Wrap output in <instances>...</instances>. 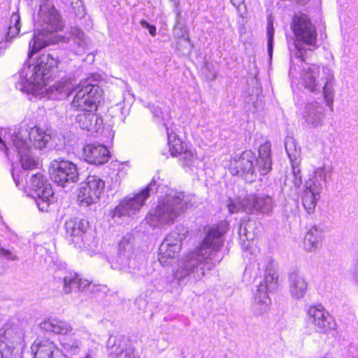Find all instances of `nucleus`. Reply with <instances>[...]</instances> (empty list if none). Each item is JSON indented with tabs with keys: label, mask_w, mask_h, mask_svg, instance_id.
I'll return each instance as SVG.
<instances>
[{
	"label": "nucleus",
	"mask_w": 358,
	"mask_h": 358,
	"mask_svg": "<svg viewBox=\"0 0 358 358\" xmlns=\"http://www.w3.org/2000/svg\"><path fill=\"white\" fill-rule=\"evenodd\" d=\"M23 90H26L27 92H29V89H26L24 90V88L22 89Z\"/></svg>",
	"instance_id": "60"
},
{
	"label": "nucleus",
	"mask_w": 358,
	"mask_h": 358,
	"mask_svg": "<svg viewBox=\"0 0 358 358\" xmlns=\"http://www.w3.org/2000/svg\"><path fill=\"white\" fill-rule=\"evenodd\" d=\"M326 177L327 170L324 167L317 169L313 178L306 181L305 190H310L311 192L320 195L324 185Z\"/></svg>",
	"instance_id": "26"
},
{
	"label": "nucleus",
	"mask_w": 358,
	"mask_h": 358,
	"mask_svg": "<svg viewBox=\"0 0 358 358\" xmlns=\"http://www.w3.org/2000/svg\"><path fill=\"white\" fill-rule=\"evenodd\" d=\"M42 4H48V0H40Z\"/></svg>",
	"instance_id": "57"
},
{
	"label": "nucleus",
	"mask_w": 358,
	"mask_h": 358,
	"mask_svg": "<svg viewBox=\"0 0 358 358\" xmlns=\"http://www.w3.org/2000/svg\"><path fill=\"white\" fill-rule=\"evenodd\" d=\"M90 285V282L87 280L82 279L78 276V283L76 288L78 289L80 291L85 290L87 287H89Z\"/></svg>",
	"instance_id": "48"
},
{
	"label": "nucleus",
	"mask_w": 358,
	"mask_h": 358,
	"mask_svg": "<svg viewBox=\"0 0 358 358\" xmlns=\"http://www.w3.org/2000/svg\"><path fill=\"white\" fill-rule=\"evenodd\" d=\"M105 187V182L96 176H89L85 182L82 183L78 194L80 205L88 206L96 203Z\"/></svg>",
	"instance_id": "15"
},
{
	"label": "nucleus",
	"mask_w": 358,
	"mask_h": 358,
	"mask_svg": "<svg viewBox=\"0 0 358 358\" xmlns=\"http://www.w3.org/2000/svg\"><path fill=\"white\" fill-rule=\"evenodd\" d=\"M271 145L266 142L259 148V157L251 150H245L240 156L234 157L229 164V171L234 176H241L248 182H254L257 173L261 176L268 173L272 169Z\"/></svg>",
	"instance_id": "2"
},
{
	"label": "nucleus",
	"mask_w": 358,
	"mask_h": 358,
	"mask_svg": "<svg viewBox=\"0 0 358 358\" xmlns=\"http://www.w3.org/2000/svg\"><path fill=\"white\" fill-rule=\"evenodd\" d=\"M20 27L10 25L6 35V41H10L12 38H15L20 33Z\"/></svg>",
	"instance_id": "46"
},
{
	"label": "nucleus",
	"mask_w": 358,
	"mask_h": 358,
	"mask_svg": "<svg viewBox=\"0 0 358 358\" xmlns=\"http://www.w3.org/2000/svg\"><path fill=\"white\" fill-rule=\"evenodd\" d=\"M291 28L296 38L294 44V56L303 62L307 57V51L313 50L311 48H305L303 45L316 47L317 32L315 26L308 15L299 13L293 17Z\"/></svg>",
	"instance_id": "7"
},
{
	"label": "nucleus",
	"mask_w": 358,
	"mask_h": 358,
	"mask_svg": "<svg viewBox=\"0 0 358 358\" xmlns=\"http://www.w3.org/2000/svg\"><path fill=\"white\" fill-rule=\"evenodd\" d=\"M285 148L292 165L300 164L301 149L292 137L285 138Z\"/></svg>",
	"instance_id": "32"
},
{
	"label": "nucleus",
	"mask_w": 358,
	"mask_h": 358,
	"mask_svg": "<svg viewBox=\"0 0 358 358\" xmlns=\"http://www.w3.org/2000/svg\"><path fill=\"white\" fill-rule=\"evenodd\" d=\"M28 134L29 132L27 130L18 131L15 130L10 134L13 145L16 148L18 153L27 151L30 148Z\"/></svg>",
	"instance_id": "30"
},
{
	"label": "nucleus",
	"mask_w": 358,
	"mask_h": 358,
	"mask_svg": "<svg viewBox=\"0 0 358 358\" xmlns=\"http://www.w3.org/2000/svg\"><path fill=\"white\" fill-rule=\"evenodd\" d=\"M50 358H66V355L57 348L55 352L51 355ZM85 358H92L90 355H87Z\"/></svg>",
	"instance_id": "51"
},
{
	"label": "nucleus",
	"mask_w": 358,
	"mask_h": 358,
	"mask_svg": "<svg viewBox=\"0 0 358 358\" xmlns=\"http://www.w3.org/2000/svg\"><path fill=\"white\" fill-rule=\"evenodd\" d=\"M78 274L75 272H69L63 278V292L68 294L76 288Z\"/></svg>",
	"instance_id": "38"
},
{
	"label": "nucleus",
	"mask_w": 358,
	"mask_h": 358,
	"mask_svg": "<svg viewBox=\"0 0 358 358\" xmlns=\"http://www.w3.org/2000/svg\"><path fill=\"white\" fill-rule=\"evenodd\" d=\"M193 152L186 147L185 149L178 156L180 160L182 161L184 165L189 166L194 159Z\"/></svg>",
	"instance_id": "45"
},
{
	"label": "nucleus",
	"mask_w": 358,
	"mask_h": 358,
	"mask_svg": "<svg viewBox=\"0 0 358 358\" xmlns=\"http://www.w3.org/2000/svg\"><path fill=\"white\" fill-rule=\"evenodd\" d=\"M148 29L149 30V33L150 34L151 36H156L157 31H156L155 26L152 25V26L150 27V28H148Z\"/></svg>",
	"instance_id": "54"
},
{
	"label": "nucleus",
	"mask_w": 358,
	"mask_h": 358,
	"mask_svg": "<svg viewBox=\"0 0 358 358\" xmlns=\"http://www.w3.org/2000/svg\"><path fill=\"white\" fill-rule=\"evenodd\" d=\"M49 174L52 180L62 187L75 183L79 179L76 165L60 157L55 158L50 162Z\"/></svg>",
	"instance_id": "13"
},
{
	"label": "nucleus",
	"mask_w": 358,
	"mask_h": 358,
	"mask_svg": "<svg viewBox=\"0 0 358 358\" xmlns=\"http://www.w3.org/2000/svg\"><path fill=\"white\" fill-rule=\"evenodd\" d=\"M23 334L17 325L6 324L0 329V343L12 352L22 341Z\"/></svg>",
	"instance_id": "19"
},
{
	"label": "nucleus",
	"mask_w": 358,
	"mask_h": 358,
	"mask_svg": "<svg viewBox=\"0 0 358 358\" xmlns=\"http://www.w3.org/2000/svg\"><path fill=\"white\" fill-rule=\"evenodd\" d=\"M292 183L294 185V189L292 188L291 192L288 193L287 192V187H289V185L285 182V187L282 188V192L285 195H288L296 197L298 194V189L301 187L302 184V179H301V170L299 169V164H292ZM286 203L285 204V211H290L294 212L296 210L297 206H298V200L296 198H293L291 199V202L289 201H287L285 199Z\"/></svg>",
	"instance_id": "17"
},
{
	"label": "nucleus",
	"mask_w": 358,
	"mask_h": 358,
	"mask_svg": "<svg viewBox=\"0 0 358 358\" xmlns=\"http://www.w3.org/2000/svg\"><path fill=\"white\" fill-rule=\"evenodd\" d=\"M322 229L317 225L311 227L304 238V248L306 251L312 252L320 248L322 243Z\"/></svg>",
	"instance_id": "27"
},
{
	"label": "nucleus",
	"mask_w": 358,
	"mask_h": 358,
	"mask_svg": "<svg viewBox=\"0 0 358 358\" xmlns=\"http://www.w3.org/2000/svg\"><path fill=\"white\" fill-rule=\"evenodd\" d=\"M135 303L137 305L138 309L142 310L143 311L145 310L147 307V301L145 299L138 297L136 299Z\"/></svg>",
	"instance_id": "50"
},
{
	"label": "nucleus",
	"mask_w": 358,
	"mask_h": 358,
	"mask_svg": "<svg viewBox=\"0 0 358 358\" xmlns=\"http://www.w3.org/2000/svg\"><path fill=\"white\" fill-rule=\"evenodd\" d=\"M12 176H13V180H14L16 185L18 186L21 182V179L20 178V177L15 176V173L14 171L12 172Z\"/></svg>",
	"instance_id": "53"
},
{
	"label": "nucleus",
	"mask_w": 358,
	"mask_h": 358,
	"mask_svg": "<svg viewBox=\"0 0 358 358\" xmlns=\"http://www.w3.org/2000/svg\"><path fill=\"white\" fill-rule=\"evenodd\" d=\"M71 334L63 336L59 343L63 349L70 355H77L80 351V342L70 336Z\"/></svg>",
	"instance_id": "36"
},
{
	"label": "nucleus",
	"mask_w": 358,
	"mask_h": 358,
	"mask_svg": "<svg viewBox=\"0 0 358 358\" xmlns=\"http://www.w3.org/2000/svg\"><path fill=\"white\" fill-rule=\"evenodd\" d=\"M99 119L96 114L92 111H87L80 113L76 117V122L79 124L83 129L92 131L96 129L99 124Z\"/></svg>",
	"instance_id": "31"
},
{
	"label": "nucleus",
	"mask_w": 358,
	"mask_h": 358,
	"mask_svg": "<svg viewBox=\"0 0 358 358\" xmlns=\"http://www.w3.org/2000/svg\"><path fill=\"white\" fill-rule=\"evenodd\" d=\"M111 348V352L117 355V358H136V355L132 349L121 350V351L119 352L117 351L118 348L115 347V344H114Z\"/></svg>",
	"instance_id": "44"
},
{
	"label": "nucleus",
	"mask_w": 358,
	"mask_h": 358,
	"mask_svg": "<svg viewBox=\"0 0 358 358\" xmlns=\"http://www.w3.org/2000/svg\"><path fill=\"white\" fill-rule=\"evenodd\" d=\"M71 334L63 336L59 343L63 349L70 355H77L80 351V342L70 336Z\"/></svg>",
	"instance_id": "35"
},
{
	"label": "nucleus",
	"mask_w": 358,
	"mask_h": 358,
	"mask_svg": "<svg viewBox=\"0 0 358 358\" xmlns=\"http://www.w3.org/2000/svg\"><path fill=\"white\" fill-rule=\"evenodd\" d=\"M141 25L144 28H150V27L152 26V24H149L146 20H141L140 22Z\"/></svg>",
	"instance_id": "55"
},
{
	"label": "nucleus",
	"mask_w": 358,
	"mask_h": 358,
	"mask_svg": "<svg viewBox=\"0 0 358 358\" xmlns=\"http://www.w3.org/2000/svg\"><path fill=\"white\" fill-rule=\"evenodd\" d=\"M306 123L312 128L321 127L324 118V108L318 102H311L306 105L303 115Z\"/></svg>",
	"instance_id": "22"
},
{
	"label": "nucleus",
	"mask_w": 358,
	"mask_h": 358,
	"mask_svg": "<svg viewBox=\"0 0 358 358\" xmlns=\"http://www.w3.org/2000/svg\"><path fill=\"white\" fill-rule=\"evenodd\" d=\"M13 27H20V17L17 13H13L10 17V24Z\"/></svg>",
	"instance_id": "49"
},
{
	"label": "nucleus",
	"mask_w": 358,
	"mask_h": 358,
	"mask_svg": "<svg viewBox=\"0 0 358 358\" xmlns=\"http://www.w3.org/2000/svg\"><path fill=\"white\" fill-rule=\"evenodd\" d=\"M171 282L170 277L160 276L158 278H155L153 280V285L155 288L159 291H163L164 289H169V282Z\"/></svg>",
	"instance_id": "42"
},
{
	"label": "nucleus",
	"mask_w": 358,
	"mask_h": 358,
	"mask_svg": "<svg viewBox=\"0 0 358 358\" xmlns=\"http://www.w3.org/2000/svg\"><path fill=\"white\" fill-rule=\"evenodd\" d=\"M76 92L72 107L81 111H92L96 108L102 91L97 85V81L92 78H87L73 89Z\"/></svg>",
	"instance_id": "11"
},
{
	"label": "nucleus",
	"mask_w": 358,
	"mask_h": 358,
	"mask_svg": "<svg viewBox=\"0 0 358 358\" xmlns=\"http://www.w3.org/2000/svg\"><path fill=\"white\" fill-rule=\"evenodd\" d=\"M289 292L295 299L304 297L308 289V282L304 276L297 270L288 275Z\"/></svg>",
	"instance_id": "21"
},
{
	"label": "nucleus",
	"mask_w": 358,
	"mask_h": 358,
	"mask_svg": "<svg viewBox=\"0 0 358 358\" xmlns=\"http://www.w3.org/2000/svg\"><path fill=\"white\" fill-rule=\"evenodd\" d=\"M227 225V222L223 221L208 229L200 247L189 252L175 272L176 280L179 282H196L204 276L206 271L211 270L221 262L223 254L220 250Z\"/></svg>",
	"instance_id": "1"
},
{
	"label": "nucleus",
	"mask_w": 358,
	"mask_h": 358,
	"mask_svg": "<svg viewBox=\"0 0 358 358\" xmlns=\"http://www.w3.org/2000/svg\"><path fill=\"white\" fill-rule=\"evenodd\" d=\"M354 350H355V348H350V353H354Z\"/></svg>",
	"instance_id": "58"
},
{
	"label": "nucleus",
	"mask_w": 358,
	"mask_h": 358,
	"mask_svg": "<svg viewBox=\"0 0 358 358\" xmlns=\"http://www.w3.org/2000/svg\"><path fill=\"white\" fill-rule=\"evenodd\" d=\"M64 227L66 234L72 237L74 242L78 243L79 240L85 242L89 230L87 220L80 217H72L65 222Z\"/></svg>",
	"instance_id": "18"
},
{
	"label": "nucleus",
	"mask_w": 358,
	"mask_h": 358,
	"mask_svg": "<svg viewBox=\"0 0 358 358\" xmlns=\"http://www.w3.org/2000/svg\"><path fill=\"white\" fill-rule=\"evenodd\" d=\"M187 206V201L182 193L168 194L149 211L145 220L153 228L171 225L186 209Z\"/></svg>",
	"instance_id": "3"
},
{
	"label": "nucleus",
	"mask_w": 358,
	"mask_h": 358,
	"mask_svg": "<svg viewBox=\"0 0 358 358\" xmlns=\"http://www.w3.org/2000/svg\"><path fill=\"white\" fill-rule=\"evenodd\" d=\"M356 358H358V357H356Z\"/></svg>",
	"instance_id": "61"
},
{
	"label": "nucleus",
	"mask_w": 358,
	"mask_h": 358,
	"mask_svg": "<svg viewBox=\"0 0 358 358\" xmlns=\"http://www.w3.org/2000/svg\"><path fill=\"white\" fill-rule=\"evenodd\" d=\"M239 234L241 236H245L247 239H249L248 236V231L246 228V225L245 224H241L239 227Z\"/></svg>",
	"instance_id": "52"
},
{
	"label": "nucleus",
	"mask_w": 358,
	"mask_h": 358,
	"mask_svg": "<svg viewBox=\"0 0 358 358\" xmlns=\"http://www.w3.org/2000/svg\"><path fill=\"white\" fill-rule=\"evenodd\" d=\"M71 87L72 85L69 79H62L61 81H58L50 87V96L52 99L66 98L71 92Z\"/></svg>",
	"instance_id": "29"
},
{
	"label": "nucleus",
	"mask_w": 358,
	"mask_h": 358,
	"mask_svg": "<svg viewBox=\"0 0 358 358\" xmlns=\"http://www.w3.org/2000/svg\"><path fill=\"white\" fill-rule=\"evenodd\" d=\"M57 348L56 345L49 339H36L30 350L33 358H50Z\"/></svg>",
	"instance_id": "24"
},
{
	"label": "nucleus",
	"mask_w": 358,
	"mask_h": 358,
	"mask_svg": "<svg viewBox=\"0 0 358 358\" xmlns=\"http://www.w3.org/2000/svg\"><path fill=\"white\" fill-rule=\"evenodd\" d=\"M68 35L67 42L71 43V49L76 54L82 55L90 48V40L83 30L71 27Z\"/></svg>",
	"instance_id": "23"
},
{
	"label": "nucleus",
	"mask_w": 358,
	"mask_h": 358,
	"mask_svg": "<svg viewBox=\"0 0 358 358\" xmlns=\"http://www.w3.org/2000/svg\"><path fill=\"white\" fill-rule=\"evenodd\" d=\"M38 15L41 21V29L38 31V35H34L29 43V51L28 56L29 57L48 45V42L43 38L44 36L48 34L62 29L64 25L60 15L54 6L41 4Z\"/></svg>",
	"instance_id": "6"
},
{
	"label": "nucleus",
	"mask_w": 358,
	"mask_h": 358,
	"mask_svg": "<svg viewBox=\"0 0 358 358\" xmlns=\"http://www.w3.org/2000/svg\"><path fill=\"white\" fill-rule=\"evenodd\" d=\"M40 327L42 329L60 334L63 336L69 334L73 335V327L71 324L66 321L57 319H49L41 323Z\"/></svg>",
	"instance_id": "25"
},
{
	"label": "nucleus",
	"mask_w": 358,
	"mask_h": 358,
	"mask_svg": "<svg viewBox=\"0 0 358 358\" xmlns=\"http://www.w3.org/2000/svg\"><path fill=\"white\" fill-rule=\"evenodd\" d=\"M30 187L34 192L35 202L39 210L48 211L50 205V198L53 196L51 185L40 173L31 176Z\"/></svg>",
	"instance_id": "14"
},
{
	"label": "nucleus",
	"mask_w": 358,
	"mask_h": 358,
	"mask_svg": "<svg viewBox=\"0 0 358 358\" xmlns=\"http://www.w3.org/2000/svg\"><path fill=\"white\" fill-rule=\"evenodd\" d=\"M167 137L168 144L169 145V151L171 155L173 157H177L185 149L183 143L179 139L177 136L173 133H169L168 129Z\"/></svg>",
	"instance_id": "34"
},
{
	"label": "nucleus",
	"mask_w": 358,
	"mask_h": 358,
	"mask_svg": "<svg viewBox=\"0 0 358 358\" xmlns=\"http://www.w3.org/2000/svg\"><path fill=\"white\" fill-rule=\"evenodd\" d=\"M320 198V195L311 192L310 190H305L302 196V204L308 214L314 212L317 201Z\"/></svg>",
	"instance_id": "37"
},
{
	"label": "nucleus",
	"mask_w": 358,
	"mask_h": 358,
	"mask_svg": "<svg viewBox=\"0 0 358 358\" xmlns=\"http://www.w3.org/2000/svg\"><path fill=\"white\" fill-rule=\"evenodd\" d=\"M71 4L74 14L79 18H83L85 14V8L83 1L81 0H71Z\"/></svg>",
	"instance_id": "41"
},
{
	"label": "nucleus",
	"mask_w": 358,
	"mask_h": 358,
	"mask_svg": "<svg viewBox=\"0 0 358 358\" xmlns=\"http://www.w3.org/2000/svg\"><path fill=\"white\" fill-rule=\"evenodd\" d=\"M85 159L90 164H102L110 157L108 148L101 144H88L83 148Z\"/></svg>",
	"instance_id": "20"
},
{
	"label": "nucleus",
	"mask_w": 358,
	"mask_h": 358,
	"mask_svg": "<svg viewBox=\"0 0 358 358\" xmlns=\"http://www.w3.org/2000/svg\"><path fill=\"white\" fill-rule=\"evenodd\" d=\"M166 244V243H162L159 248V261L162 264H166L167 259L174 258L181 249V247L179 245L170 246Z\"/></svg>",
	"instance_id": "33"
},
{
	"label": "nucleus",
	"mask_w": 358,
	"mask_h": 358,
	"mask_svg": "<svg viewBox=\"0 0 358 358\" xmlns=\"http://www.w3.org/2000/svg\"><path fill=\"white\" fill-rule=\"evenodd\" d=\"M58 64V60L50 53H43L36 59L34 65L24 64L20 72L28 86L32 90L34 86L42 87L48 83L53 76Z\"/></svg>",
	"instance_id": "5"
},
{
	"label": "nucleus",
	"mask_w": 358,
	"mask_h": 358,
	"mask_svg": "<svg viewBox=\"0 0 358 358\" xmlns=\"http://www.w3.org/2000/svg\"><path fill=\"white\" fill-rule=\"evenodd\" d=\"M0 358H3V352L0 350Z\"/></svg>",
	"instance_id": "59"
},
{
	"label": "nucleus",
	"mask_w": 358,
	"mask_h": 358,
	"mask_svg": "<svg viewBox=\"0 0 358 358\" xmlns=\"http://www.w3.org/2000/svg\"><path fill=\"white\" fill-rule=\"evenodd\" d=\"M29 140L30 147L33 146L36 149L41 150L45 148L51 139L50 134H46L39 127H34L29 131Z\"/></svg>",
	"instance_id": "28"
},
{
	"label": "nucleus",
	"mask_w": 358,
	"mask_h": 358,
	"mask_svg": "<svg viewBox=\"0 0 358 358\" xmlns=\"http://www.w3.org/2000/svg\"><path fill=\"white\" fill-rule=\"evenodd\" d=\"M156 182L152 180L145 188L133 196L123 199L113 210V217L131 216L140 210L145 200L157 192Z\"/></svg>",
	"instance_id": "12"
},
{
	"label": "nucleus",
	"mask_w": 358,
	"mask_h": 358,
	"mask_svg": "<svg viewBox=\"0 0 358 358\" xmlns=\"http://www.w3.org/2000/svg\"><path fill=\"white\" fill-rule=\"evenodd\" d=\"M301 79L305 88L311 92L323 90L324 99L327 106L333 110L334 97V76L332 71L327 67L320 68L315 64H307L303 68Z\"/></svg>",
	"instance_id": "4"
},
{
	"label": "nucleus",
	"mask_w": 358,
	"mask_h": 358,
	"mask_svg": "<svg viewBox=\"0 0 358 358\" xmlns=\"http://www.w3.org/2000/svg\"><path fill=\"white\" fill-rule=\"evenodd\" d=\"M267 36H268V44L267 50L270 58L272 57L273 48V37H274V28L271 22H268L267 24Z\"/></svg>",
	"instance_id": "43"
},
{
	"label": "nucleus",
	"mask_w": 358,
	"mask_h": 358,
	"mask_svg": "<svg viewBox=\"0 0 358 358\" xmlns=\"http://www.w3.org/2000/svg\"><path fill=\"white\" fill-rule=\"evenodd\" d=\"M307 314L309 320L318 332L326 333L336 326L334 319L322 305L311 306L308 309Z\"/></svg>",
	"instance_id": "16"
},
{
	"label": "nucleus",
	"mask_w": 358,
	"mask_h": 358,
	"mask_svg": "<svg viewBox=\"0 0 358 358\" xmlns=\"http://www.w3.org/2000/svg\"><path fill=\"white\" fill-rule=\"evenodd\" d=\"M136 240L132 234L124 236L118 243L117 253L110 261L114 269L134 273L137 268L136 257L138 252Z\"/></svg>",
	"instance_id": "10"
},
{
	"label": "nucleus",
	"mask_w": 358,
	"mask_h": 358,
	"mask_svg": "<svg viewBox=\"0 0 358 358\" xmlns=\"http://www.w3.org/2000/svg\"><path fill=\"white\" fill-rule=\"evenodd\" d=\"M354 274H355V278H356L357 281L358 282V260H357V263L355 268Z\"/></svg>",
	"instance_id": "56"
},
{
	"label": "nucleus",
	"mask_w": 358,
	"mask_h": 358,
	"mask_svg": "<svg viewBox=\"0 0 358 358\" xmlns=\"http://www.w3.org/2000/svg\"><path fill=\"white\" fill-rule=\"evenodd\" d=\"M276 203L272 196L266 194H250L238 202L231 199L227 203V209L231 214L239 211L248 214L271 215Z\"/></svg>",
	"instance_id": "8"
},
{
	"label": "nucleus",
	"mask_w": 358,
	"mask_h": 358,
	"mask_svg": "<svg viewBox=\"0 0 358 358\" xmlns=\"http://www.w3.org/2000/svg\"><path fill=\"white\" fill-rule=\"evenodd\" d=\"M278 278L273 264L269 262L266 266L264 279L259 282L255 292L252 310L256 315L264 314L269 310L271 300L268 292L276 290Z\"/></svg>",
	"instance_id": "9"
},
{
	"label": "nucleus",
	"mask_w": 358,
	"mask_h": 358,
	"mask_svg": "<svg viewBox=\"0 0 358 358\" xmlns=\"http://www.w3.org/2000/svg\"><path fill=\"white\" fill-rule=\"evenodd\" d=\"M185 235L180 234L177 231L171 232L163 241L162 243H166L167 245H179L181 246V242L184 239Z\"/></svg>",
	"instance_id": "40"
},
{
	"label": "nucleus",
	"mask_w": 358,
	"mask_h": 358,
	"mask_svg": "<svg viewBox=\"0 0 358 358\" xmlns=\"http://www.w3.org/2000/svg\"><path fill=\"white\" fill-rule=\"evenodd\" d=\"M18 154L20 156L21 165L23 169H33L36 166V161L31 155L28 150Z\"/></svg>",
	"instance_id": "39"
},
{
	"label": "nucleus",
	"mask_w": 358,
	"mask_h": 358,
	"mask_svg": "<svg viewBox=\"0 0 358 358\" xmlns=\"http://www.w3.org/2000/svg\"><path fill=\"white\" fill-rule=\"evenodd\" d=\"M0 255L5 257L6 259L10 260H16L17 259V257L12 253L10 250H6L3 248H0Z\"/></svg>",
	"instance_id": "47"
}]
</instances>
